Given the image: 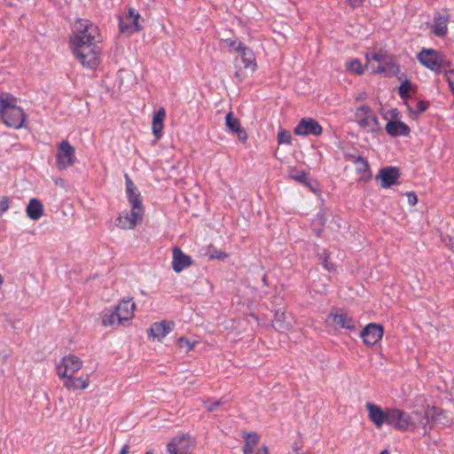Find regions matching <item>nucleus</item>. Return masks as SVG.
<instances>
[{"mask_svg":"<svg viewBox=\"0 0 454 454\" xmlns=\"http://www.w3.org/2000/svg\"><path fill=\"white\" fill-rule=\"evenodd\" d=\"M100 42L101 35L94 23L86 19L75 20L69 37V46L84 67L94 70L98 67L100 49L98 43Z\"/></svg>","mask_w":454,"mask_h":454,"instance_id":"obj_1","label":"nucleus"},{"mask_svg":"<svg viewBox=\"0 0 454 454\" xmlns=\"http://www.w3.org/2000/svg\"><path fill=\"white\" fill-rule=\"evenodd\" d=\"M0 113L4 122L11 128L20 129L26 119L21 107L17 106L9 98H0Z\"/></svg>","mask_w":454,"mask_h":454,"instance_id":"obj_2","label":"nucleus"},{"mask_svg":"<svg viewBox=\"0 0 454 454\" xmlns=\"http://www.w3.org/2000/svg\"><path fill=\"white\" fill-rule=\"evenodd\" d=\"M365 68L374 74L381 73L389 76L397 74V66L388 56L380 52H372L366 55Z\"/></svg>","mask_w":454,"mask_h":454,"instance_id":"obj_3","label":"nucleus"},{"mask_svg":"<svg viewBox=\"0 0 454 454\" xmlns=\"http://www.w3.org/2000/svg\"><path fill=\"white\" fill-rule=\"evenodd\" d=\"M418 59L423 66L435 73H441L443 68L450 65L440 51L433 49H423L418 54Z\"/></svg>","mask_w":454,"mask_h":454,"instance_id":"obj_4","label":"nucleus"},{"mask_svg":"<svg viewBox=\"0 0 454 454\" xmlns=\"http://www.w3.org/2000/svg\"><path fill=\"white\" fill-rule=\"evenodd\" d=\"M76 162L75 148L68 140L63 139L57 145L56 167L65 170Z\"/></svg>","mask_w":454,"mask_h":454,"instance_id":"obj_5","label":"nucleus"},{"mask_svg":"<svg viewBox=\"0 0 454 454\" xmlns=\"http://www.w3.org/2000/svg\"><path fill=\"white\" fill-rule=\"evenodd\" d=\"M428 424V416L423 417L422 411H413L411 413L399 411V429L413 431L419 425H422L424 434Z\"/></svg>","mask_w":454,"mask_h":454,"instance_id":"obj_6","label":"nucleus"},{"mask_svg":"<svg viewBox=\"0 0 454 454\" xmlns=\"http://www.w3.org/2000/svg\"><path fill=\"white\" fill-rule=\"evenodd\" d=\"M355 119L360 128L373 131L379 127V121L369 106L363 105L356 108Z\"/></svg>","mask_w":454,"mask_h":454,"instance_id":"obj_7","label":"nucleus"},{"mask_svg":"<svg viewBox=\"0 0 454 454\" xmlns=\"http://www.w3.org/2000/svg\"><path fill=\"white\" fill-rule=\"evenodd\" d=\"M82 366V360L74 355L64 356L59 364L57 370L60 379L74 375Z\"/></svg>","mask_w":454,"mask_h":454,"instance_id":"obj_8","label":"nucleus"},{"mask_svg":"<svg viewBox=\"0 0 454 454\" xmlns=\"http://www.w3.org/2000/svg\"><path fill=\"white\" fill-rule=\"evenodd\" d=\"M193 445V440L190 435L181 434L171 439L167 449L169 454H189Z\"/></svg>","mask_w":454,"mask_h":454,"instance_id":"obj_9","label":"nucleus"},{"mask_svg":"<svg viewBox=\"0 0 454 454\" xmlns=\"http://www.w3.org/2000/svg\"><path fill=\"white\" fill-rule=\"evenodd\" d=\"M365 407L369 412V419L376 427H380L384 422H387L397 428V421H395V418L391 415L385 414L380 406L368 402L366 403Z\"/></svg>","mask_w":454,"mask_h":454,"instance_id":"obj_10","label":"nucleus"},{"mask_svg":"<svg viewBox=\"0 0 454 454\" xmlns=\"http://www.w3.org/2000/svg\"><path fill=\"white\" fill-rule=\"evenodd\" d=\"M323 129L319 122L312 118H302L294 128V134L297 136H319Z\"/></svg>","mask_w":454,"mask_h":454,"instance_id":"obj_11","label":"nucleus"},{"mask_svg":"<svg viewBox=\"0 0 454 454\" xmlns=\"http://www.w3.org/2000/svg\"><path fill=\"white\" fill-rule=\"evenodd\" d=\"M334 325L338 328L355 331L356 328V320L354 319L347 311L340 309L335 313L331 312L328 317Z\"/></svg>","mask_w":454,"mask_h":454,"instance_id":"obj_12","label":"nucleus"},{"mask_svg":"<svg viewBox=\"0 0 454 454\" xmlns=\"http://www.w3.org/2000/svg\"><path fill=\"white\" fill-rule=\"evenodd\" d=\"M359 335L365 345L372 347L382 338L383 328L378 324L370 323L362 330Z\"/></svg>","mask_w":454,"mask_h":454,"instance_id":"obj_13","label":"nucleus"},{"mask_svg":"<svg viewBox=\"0 0 454 454\" xmlns=\"http://www.w3.org/2000/svg\"><path fill=\"white\" fill-rule=\"evenodd\" d=\"M141 211L131 209L130 212L124 211L115 220V225L121 229H134L139 220L142 219Z\"/></svg>","mask_w":454,"mask_h":454,"instance_id":"obj_14","label":"nucleus"},{"mask_svg":"<svg viewBox=\"0 0 454 454\" xmlns=\"http://www.w3.org/2000/svg\"><path fill=\"white\" fill-rule=\"evenodd\" d=\"M375 178L380 181L381 188H390L397 183V167L391 166L380 168Z\"/></svg>","mask_w":454,"mask_h":454,"instance_id":"obj_15","label":"nucleus"},{"mask_svg":"<svg viewBox=\"0 0 454 454\" xmlns=\"http://www.w3.org/2000/svg\"><path fill=\"white\" fill-rule=\"evenodd\" d=\"M125 184L127 198L132 209L143 212L140 192L128 175H125Z\"/></svg>","mask_w":454,"mask_h":454,"instance_id":"obj_16","label":"nucleus"},{"mask_svg":"<svg viewBox=\"0 0 454 454\" xmlns=\"http://www.w3.org/2000/svg\"><path fill=\"white\" fill-rule=\"evenodd\" d=\"M172 254V268L175 272L180 273L192 264V257L185 254L180 247H173Z\"/></svg>","mask_w":454,"mask_h":454,"instance_id":"obj_17","label":"nucleus"},{"mask_svg":"<svg viewBox=\"0 0 454 454\" xmlns=\"http://www.w3.org/2000/svg\"><path fill=\"white\" fill-rule=\"evenodd\" d=\"M235 51L240 54L241 60L244 64V67L250 69L251 72H254L257 69V64L255 61V55L254 51L246 46L242 42H239Z\"/></svg>","mask_w":454,"mask_h":454,"instance_id":"obj_18","label":"nucleus"},{"mask_svg":"<svg viewBox=\"0 0 454 454\" xmlns=\"http://www.w3.org/2000/svg\"><path fill=\"white\" fill-rule=\"evenodd\" d=\"M136 304L131 302V300H123L114 309L119 316V323H124L131 319L134 316Z\"/></svg>","mask_w":454,"mask_h":454,"instance_id":"obj_19","label":"nucleus"},{"mask_svg":"<svg viewBox=\"0 0 454 454\" xmlns=\"http://www.w3.org/2000/svg\"><path fill=\"white\" fill-rule=\"evenodd\" d=\"M174 325L172 321L155 322L151 325L150 332L153 338L160 340L174 329Z\"/></svg>","mask_w":454,"mask_h":454,"instance_id":"obj_20","label":"nucleus"},{"mask_svg":"<svg viewBox=\"0 0 454 454\" xmlns=\"http://www.w3.org/2000/svg\"><path fill=\"white\" fill-rule=\"evenodd\" d=\"M166 117V111L163 107H160L158 111L154 112L153 116L152 130L153 134L156 138H160L162 136V129L164 127V120Z\"/></svg>","mask_w":454,"mask_h":454,"instance_id":"obj_21","label":"nucleus"},{"mask_svg":"<svg viewBox=\"0 0 454 454\" xmlns=\"http://www.w3.org/2000/svg\"><path fill=\"white\" fill-rule=\"evenodd\" d=\"M26 212L27 216L34 221L38 220L43 215V206L41 200L33 198L29 200L27 206Z\"/></svg>","mask_w":454,"mask_h":454,"instance_id":"obj_22","label":"nucleus"},{"mask_svg":"<svg viewBox=\"0 0 454 454\" xmlns=\"http://www.w3.org/2000/svg\"><path fill=\"white\" fill-rule=\"evenodd\" d=\"M417 92L418 85L407 79L403 81L399 85V96L404 99V101L412 99L413 97L416 96Z\"/></svg>","mask_w":454,"mask_h":454,"instance_id":"obj_23","label":"nucleus"},{"mask_svg":"<svg viewBox=\"0 0 454 454\" xmlns=\"http://www.w3.org/2000/svg\"><path fill=\"white\" fill-rule=\"evenodd\" d=\"M64 387L69 390L85 389L89 386V379H83L82 377H74V375L67 378H63Z\"/></svg>","mask_w":454,"mask_h":454,"instance_id":"obj_24","label":"nucleus"},{"mask_svg":"<svg viewBox=\"0 0 454 454\" xmlns=\"http://www.w3.org/2000/svg\"><path fill=\"white\" fill-rule=\"evenodd\" d=\"M381 114L386 120H387L388 114L390 115L391 120L388 121V122L387 123L386 130L387 134H389L390 136L397 137V109L393 108L387 112H385V110L382 109Z\"/></svg>","mask_w":454,"mask_h":454,"instance_id":"obj_25","label":"nucleus"},{"mask_svg":"<svg viewBox=\"0 0 454 454\" xmlns=\"http://www.w3.org/2000/svg\"><path fill=\"white\" fill-rule=\"evenodd\" d=\"M403 104L413 120H416L418 116L424 113L429 106V102L424 100H416L415 105L408 101H404Z\"/></svg>","mask_w":454,"mask_h":454,"instance_id":"obj_26","label":"nucleus"},{"mask_svg":"<svg viewBox=\"0 0 454 454\" xmlns=\"http://www.w3.org/2000/svg\"><path fill=\"white\" fill-rule=\"evenodd\" d=\"M422 416H428V423L439 422L444 424V419L446 418L444 411L435 406L428 407L427 411L422 412Z\"/></svg>","mask_w":454,"mask_h":454,"instance_id":"obj_27","label":"nucleus"},{"mask_svg":"<svg viewBox=\"0 0 454 454\" xmlns=\"http://www.w3.org/2000/svg\"><path fill=\"white\" fill-rule=\"evenodd\" d=\"M244 437L245 444L243 446V453L253 454L254 447L258 444L260 441L259 434L254 432L245 433Z\"/></svg>","mask_w":454,"mask_h":454,"instance_id":"obj_28","label":"nucleus"},{"mask_svg":"<svg viewBox=\"0 0 454 454\" xmlns=\"http://www.w3.org/2000/svg\"><path fill=\"white\" fill-rule=\"evenodd\" d=\"M350 160H352L356 168V170L359 174L362 175H368V176H371V171H370V166L368 161L360 155H349L348 156Z\"/></svg>","mask_w":454,"mask_h":454,"instance_id":"obj_29","label":"nucleus"},{"mask_svg":"<svg viewBox=\"0 0 454 454\" xmlns=\"http://www.w3.org/2000/svg\"><path fill=\"white\" fill-rule=\"evenodd\" d=\"M127 20H129L132 24L133 30L137 32L143 29L145 20L140 16V14L136 12V10L132 7L128 9V16L126 18Z\"/></svg>","mask_w":454,"mask_h":454,"instance_id":"obj_30","label":"nucleus"},{"mask_svg":"<svg viewBox=\"0 0 454 454\" xmlns=\"http://www.w3.org/2000/svg\"><path fill=\"white\" fill-rule=\"evenodd\" d=\"M102 325L104 326H114L122 325V323H119V316L114 309H110L105 310L102 317Z\"/></svg>","mask_w":454,"mask_h":454,"instance_id":"obj_31","label":"nucleus"},{"mask_svg":"<svg viewBox=\"0 0 454 454\" xmlns=\"http://www.w3.org/2000/svg\"><path fill=\"white\" fill-rule=\"evenodd\" d=\"M449 21L448 17H438L434 20L433 26V32L437 36H444L447 34V22Z\"/></svg>","mask_w":454,"mask_h":454,"instance_id":"obj_32","label":"nucleus"},{"mask_svg":"<svg viewBox=\"0 0 454 454\" xmlns=\"http://www.w3.org/2000/svg\"><path fill=\"white\" fill-rule=\"evenodd\" d=\"M225 125L230 131L235 133L241 128L240 122L238 118L234 117L233 113L230 112L225 116Z\"/></svg>","mask_w":454,"mask_h":454,"instance_id":"obj_33","label":"nucleus"},{"mask_svg":"<svg viewBox=\"0 0 454 454\" xmlns=\"http://www.w3.org/2000/svg\"><path fill=\"white\" fill-rule=\"evenodd\" d=\"M347 67L351 73L361 74L364 72L362 63L357 59H352L347 63Z\"/></svg>","mask_w":454,"mask_h":454,"instance_id":"obj_34","label":"nucleus"},{"mask_svg":"<svg viewBox=\"0 0 454 454\" xmlns=\"http://www.w3.org/2000/svg\"><path fill=\"white\" fill-rule=\"evenodd\" d=\"M119 29L122 34L131 35L136 33V30H133L132 24L129 20V23L125 21L122 18H119Z\"/></svg>","mask_w":454,"mask_h":454,"instance_id":"obj_35","label":"nucleus"},{"mask_svg":"<svg viewBox=\"0 0 454 454\" xmlns=\"http://www.w3.org/2000/svg\"><path fill=\"white\" fill-rule=\"evenodd\" d=\"M291 139H292V137H291V134L289 131L285 130V129H281L278 131V143L279 145H281V144L290 145Z\"/></svg>","mask_w":454,"mask_h":454,"instance_id":"obj_36","label":"nucleus"},{"mask_svg":"<svg viewBox=\"0 0 454 454\" xmlns=\"http://www.w3.org/2000/svg\"><path fill=\"white\" fill-rule=\"evenodd\" d=\"M322 258V265H323V268L327 270L328 272H331V273H337V266L330 262L328 260V256H323L321 257Z\"/></svg>","mask_w":454,"mask_h":454,"instance_id":"obj_37","label":"nucleus"},{"mask_svg":"<svg viewBox=\"0 0 454 454\" xmlns=\"http://www.w3.org/2000/svg\"><path fill=\"white\" fill-rule=\"evenodd\" d=\"M208 256H209V259H217V260L223 261L225 258H227L228 255L226 253L214 248L213 251L210 252Z\"/></svg>","mask_w":454,"mask_h":454,"instance_id":"obj_38","label":"nucleus"},{"mask_svg":"<svg viewBox=\"0 0 454 454\" xmlns=\"http://www.w3.org/2000/svg\"><path fill=\"white\" fill-rule=\"evenodd\" d=\"M11 200L8 197L0 199V215H4L10 208Z\"/></svg>","mask_w":454,"mask_h":454,"instance_id":"obj_39","label":"nucleus"},{"mask_svg":"<svg viewBox=\"0 0 454 454\" xmlns=\"http://www.w3.org/2000/svg\"><path fill=\"white\" fill-rule=\"evenodd\" d=\"M403 195L406 197L409 206H415L418 203V196L414 192H407Z\"/></svg>","mask_w":454,"mask_h":454,"instance_id":"obj_40","label":"nucleus"},{"mask_svg":"<svg viewBox=\"0 0 454 454\" xmlns=\"http://www.w3.org/2000/svg\"><path fill=\"white\" fill-rule=\"evenodd\" d=\"M446 80L449 82V86L454 95V69H450L445 73Z\"/></svg>","mask_w":454,"mask_h":454,"instance_id":"obj_41","label":"nucleus"},{"mask_svg":"<svg viewBox=\"0 0 454 454\" xmlns=\"http://www.w3.org/2000/svg\"><path fill=\"white\" fill-rule=\"evenodd\" d=\"M410 128L404 122L399 121V136H408L410 134Z\"/></svg>","mask_w":454,"mask_h":454,"instance_id":"obj_42","label":"nucleus"},{"mask_svg":"<svg viewBox=\"0 0 454 454\" xmlns=\"http://www.w3.org/2000/svg\"><path fill=\"white\" fill-rule=\"evenodd\" d=\"M301 449L302 445L298 442H294L292 446V451L289 454H305Z\"/></svg>","mask_w":454,"mask_h":454,"instance_id":"obj_43","label":"nucleus"},{"mask_svg":"<svg viewBox=\"0 0 454 454\" xmlns=\"http://www.w3.org/2000/svg\"><path fill=\"white\" fill-rule=\"evenodd\" d=\"M238 135L239 140L245 144L247 140V134L246 130L241 127L239 130L235 132Z\"/></svg>","mask_w":454,"mask_h":454,"instance_id":"obj_44","label":"nucleus"},{"mask_svg":"<svg viewBox=\"0 0 454 454\" xmlns=\"http://www.w3.org/2000/svg\"><path fill=\"white\" fill-rule=\"evenodd\" d=\"M178 343L181 348H186L187 350H191L192 348V345L184 337H180L178 339Z\"/></svg>","mask_w":454,"mask_h":454,"instance_id":"obj_45","label":"nucleus"},{"mask_svg":"<svg viewBox=\"0 0 454 454\" xmlns=\"http://www.w3.org/2000/svg\"><path fill=\"white\" fill-rule=\"evenodd\" d=\"M223 403L220 400L210 403L208 405H207V411H215L218 410V407L221 406Z\"/></svg>","mask_w":454,"mask_h":454,"instance_id":"obj_46","label":"nucleus"},{"mask_svg":"<svg viewBox=\"0 0 454 454\" xmlns=\"http://www.w3.org/2000/svg\"><path fill=\"white\" fill-rule=\"evenodd\" d=\"M224 43L233 48L235 50V48L238 46V43H237V39L235 37H231V38H226V39H223Z\"/></svg>","mask_w":454,"mask_h":454,"instance_id":"obj_47","label":"nucleus"},{"mask_svg":"<svg viewBox=\"0 0 454 454\" xmlns=\"http://www.w3.org/2000/svg\"><path fill=\"white\" fill-rule=\"evenodd\" d=\"M317 220L319 222L320 224L324 225L326 222V218L325 215V213L323 211H319L317 214Z\"/></svg>","mask_w":454,"mask_h":454,"instance_id":"obj_48","label":"nucleus"},{"mask_svg":"<svg viewBox=\"0 0 454 454\" xmlns=\"http://www.w3.org/2000/svg\"><path fill=\"white\" fill-rule=\"evenodd\" d=\"M347 2L351 7L356 8L363 4L364 0H347Z\"/></svg>","mask_w":454,"mask_h":454,"instance_id":"obj_49","label":"nucleus"},{"mask_svg":"<svg viewBox=\"0 0 454 454\" xmlns=\"http://www.w3.org/2000/svg\"><path fill=\"white\" fill-rule=\"evenodd\" d=\"M297 181L303 183L307 179V175L305 173H302L300 176H297L294 177Z\"/></svg>","mask_w":454,"mask_h":454,"instance_id":"obj_50","label":"nucleus"},{"mask_svg":"<svg viewBox=\"0 0 454 454\" xmlns=\"http://www.w3.org/2000/svg\"><path fill=\"white\" fill-rule=\"evenodd\" d=\"M255 454H269V450L267 446H263L262 448L258 450V451Z\"/></svg>","mask_w":454,"mask_h":454,"instance_id":"obj_51","label":"nucleus"},{"mask_svg":"<svg viewBox=\"0 0 454 454\" xmlns=\"http://www.w3.org/2000/svg\"><path fill=\"white\" fill-rule=\"evenodd\" d=\"M129 446L128 444L124 445L119 454H127L129 452Z\"/></svg>","mask_w":454,"mask_h":454,"instance_id":"obj_52","label":"nucleus"},{"mask_svg":"<svg viewBox=\"0 0 454 454\" xmlns=\"http://www.w3.org/2000/svg\"><path fill=\"white\" fill-rule=\"evenodd\" d=\"M234 77L237 78L239 82H242L243 81V78L241 77V75H240L239 71L235 72Z\"/></svg>","mask_w":454,"mask_h":454,"instance_id":"obj_53","label":"nucleus"},{"mask_svg":"<svg viewBox=\"0 0 454 454\" xmlns=\"http://www.w3.org/2000/svg\"><path fill=\"white\" fill-rule=\"evenodd\" d=\"M380 454H389L387 450H384L380 452Z\"/></svg>","mask_w":454,"mask_h":454,"instance_id":"obj_54","label":"nucleus"},{"mask_svg":"<svg viewBox=\"0 0 454 454\" xmlns=\"http://www.w3.org/2000/svg\"><path fill=\"white\" fill-rule=\"evenodd\" d=\"M262 281L266 284V276H263Z\"/></svg>","mask_w":454,"mask_h":454,"instance_id":"obj_55","label":"nucleus"},{"mask_svg":"<svg viewBox=\"0 0 454 454\" xmlns=\"http://www.w3.org/2000/svg\"><path fill=\"white\" fill-rule=\"evenodd\" d=\"M145 454H153L152 451H146Z\"/></svg>","mask_w":454,"mask_h":454,"instance_id":"obj_56","label":"nucleus"}]
</instances>
